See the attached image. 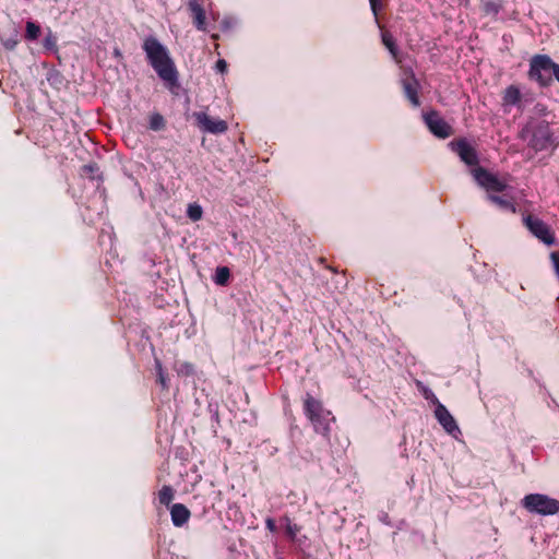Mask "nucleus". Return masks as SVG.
<instances>
[{"label": "nucleus", "mask_w": 559, "mask_h": 559, "mask_svg": "<svg viewBox=\"0 0 559 559\" xmlns=\"http://www.w3.org/2000/svg\"><path fill=\"white\" fill-rule=\"evenodd\" d=\"M158 382L164 390L168 389L167 377L164 373L163 367L159 361H156Z\"/></svg>", "instance_id": "b1692460"}, {"label": "nucleus", "mask_w": 559, "mask_h": 559, "mask_svg": "<svg viewBox=\"0 0 559 559\" xmlns=\"http://www.w3.org/2000/svg\"><path fill=\"white\" fill-rule=\"evenodd\" d=\"M424 120L436 136L447 139L452 134L451 126L442 119L437 111H430L424 115Z\"/></svg>", "instance_id": "9d476101"}, {"label": "nucleus", "mask_w": 559, "mask_h": 559, "mask_svg": "<svg viewBox=\"0 0 559 559\" xmlns=\"http://www.w3.org/2000/svg\"><path fill=\"white\" fill-rule=\"evenodd\" d=\"M521 138L525 139V130L522 131Z\"/></svg>", "instance_id": "473e14b6"}, {"label": "nucleus", "mask_w": 559, "mask_h": 559, "mask_svg": "<svg viewBox=\"0 0 559 559\" xmlns=\"http://www.w3.org/2000/svg\"><path fill=\"white\" fill-rule=\"evenodd\" d=\"M521 98L522 95L518 86H508L502 95V107L504 108V111H509L512 106H519Z\"/></svg>", "instance_id": "2eb2a0df"}, {"label": "nucleus", "mask_w": 559, "mask_h": 559, "mask_svg": "<svg viewBox=\"0 0 559 559\" xmlns=\"http://www.w3.org/2000/svg\"><path fill=\"white\" fill-rule=\"evenodd\" d=\"M215 67L218 72L224 73L227 69V63L224 59H219V60H217Z\"/></svg>", "instance_id": "c85d7f7f"}, {"label": "nucleus", "mask_w": 559, "mask_h": 559, "mask_svg": "<svg viewBox=\"0 0 559 559\" xmlns=\"http://www.w3.org/2000/svg\"><path fill=\"white\" fill-rule=\"evenodd\" d=\"M402 86H403L406 97L413 104V106H415V107L419 106V97H418L419 83H418L417 79L415 78V74L412 70L408 71L406 78L402 79Z\"/></svg>", "instance_id": "f8f14e48"}, {"label": "nucleus", "mask_w": 559, "mask_h": 559, "mask_svg": "<svg viewBox=\"0 0 559 559\" xmlns=\"http://www.w3.org/2000/svg\"><path fill=\"white\" fill-rule=\"evenodd\" d=\"M230 276L229 269L226 266H221L216 269L214 282L217 285H226Z\"/></svg>", "instance_id": "aec40b11"}, {"label": "nucleus", "mask_w": 559, "mask_h": 559, "mask_svg": "<svg viewBox=\"0 0 559 559\" xmlns=\"http://www.w3.org/2000/svg\"><path fill=\"white\" fill-rule=\"evenodd\" d=\"M40 35V26L33 21H27L25 25V38L36 40Z\"/></svg>", "instance_id": "6ab92c4d"}, {"label": "nucleus", "mask_w": 559, "mask_h": 559, "mask_svg": "<svg viewBox=\"0 0 559 559\" xmlns=\"http://www.w3.org/2000/svg\"><path fill=\"white\" fill-rule=\"evenodd\" d=\"M183 367L188 368L190 371L192 370V366L191 365L186 364Z\"/></svg>", "instance_id": "2f4dec72"}, {"label": "nucleus", "mask_w": 559, "mask_h": 559, "mask_svg": "<svg viewBox=\"0 0 559 559\" xmlns=\"http://www.w3.org/2000/svg\"><path fill=\"white\" fill-rule=\"evenodd\" d=\"M188 8L191 12V17L193 25L197 27V29L205 32L206 31V16L205 11L200 3L199 0H189Z\"/></svg>", "instance_id": "ddd939ff"}, {"label": "nucleus", "mask_w": 559, "mask_h": 559, "mask_svg": "<svg viewBox=\"0 0 559 559\" xmlns=\"http://www.w3.org/2000/svg\"><path fill=\"white\" fill-rule=\"evenodd\" d=\"M82 170L85 175H88L91 178H94V173L98 170V168L96 165L90 164L83 166Z\"/></svg>", "instance_id": "bb28decb"}, {"label": "nucleus", "mask_w": 559, "mask_h": 559, "mask_svg": "<svg viewBox=\"0 0 559 559\" xmlns=\"http://www.w3.org/2000/svg\"><path fill=\"white\" fill-rule=\"evenodd\" d=\"M523 224L538 240L547 246L556 242V237L551 228L539 217L532 214L523 215Z\"/></svg>", "instance_id": "39448f33"}, {"label": "nucleus", "mask_w": 559, "mask_h": 559, "mask_svg": "<svg viewBox=\"0 0 559 559\" xmlns=\"http://www.w3.org/2000/svg\"><path fill=\"white\" fill-rule=\"evenodd\" d=\"M190 515L189 509L182 503H175L170 508L171 522L177 527L185 525L189 521Z\"/></svg>", "instance_id": "4468645a"}, {"label": "nucleus", "mask_w": 559, "mask_h": 559, "mask_svg": "<svg viewBox=\"0 0 559 559\" xmlns=\"http://www.w3.org/2000/svg\"><path fill=\"white\" fill-rule=\"evenodd\" d=\"M175 496V491L173 487L165 485L162 487V489L158 491V500L160 504L169 506V503L173 501Z\"/></svg>", "instance_id": "a211bd4d"}, {"label": "nucleus", "mask_w": 559, "mask_h": 559, "mask_svg": "<svg viewBox=\"0 0 559 559\" xmlns=\"http://www.w3.org/2000/svg\"><path fill=\"white\" fill-rule=\"evenodd\" d=\"M552 74L556 78V80L559 82V64L558 63L555 67L554 71H552Z\"/></svg>", "instance_id": "7c9ffc66"}, {"label": "nucleus", "mask_w": 559, "mask_h": 559, "mask_svg": "<svg viewBox=\"0 0 559 559\" xmlns=\"http://www.w3.org/2000/svg\"><path fill=\"white\" fill-rule=\"evenodd\" d=\"M556 62L546 55H536L532 58L530 64V78L537 81L540 85L546 86L550 83L551 78L546 75L547 72H552Z\"/></svg>", "instance_id": "20e7f679"}, {"label": "nucleus", "mask_w": 559, "mask_h": 559, "mask_svg": "<svg viewBox=\"0 0 559 559\" xmlns=\"http://www.w3.org/2000/svg\"><path fill=\"white\" fill-rule=\"evenodd\" d=\"M143 50L151 67L155 70L159 79L168 86L174 87L178 84V71L171 60L167 48L153 36L144 39Z\"/></svg>", "instance_id": "f257e3e1"}, {"label": "nucleus", "mask_w": 559, "mask_h": 559, "mask_svg": "<svg viewBox=\"0 0 559 559\" xmlns=\"http://www.w3.org/2000/svg\"><path fill=\"white\" fill-rule=\"evenodd\" d=\"M193 117L197 126L203 132L221 134L227 131L228 126L225 120L211 118L206 112H194Z\"/></svg>", "instance_id": "6e6552de"}, {"label": "nucleus", "mask_w": 559, "mask_h": 559, "mask_svg": "<svg viewBox=\"0 0 559 559\" xmlns=\"http://www.w3.org/2000/svg\"><path fill=\"white\" fill-rule=\"evenodd\" d=\"M150 129L154 130V131H159V130H163L165 128V119L162 115L159 114H153L151 117H150Z\"/></svg>", "instance_id": "4be33fe9"}, {"label": "nucleus", "mask_w": 559, "mask_h": 559, "mask_svg": "<svg viewBox=\"0 0 559 559\" xmlns=\"http://www.w3.org/2000/svg\"><path fill=\"white\" fill-rule=\"evenodd\" d=\"M381 38H382L383 45L390 51L392 58L396 62H401V59L399 57V49H397V46H396L393 35L389 32H383Z\"/></svg>", "instance_id": "f3484780"}, {"label": "nucleus", "mask_w": 559, "mask_h": 559, "mask_svg": "<svg viewBox=\"0 0 559 559\" xmlns=\"http://www.w3.org/2000/svg\"><path fill=\"white\" fill-rule=\"evenodd\" d=\"M285 531L286 535L289 537V539L295 540L297 534L300 532V526L293 523L289 518L285 516Z\"/></svg>", "instance_id": "412c9836"}, {"label": "nucleus", "mask_w": 559, "mask_h": 559, "mask_svg": "<svg viewBox=\"0 0 559 559\" xmlns=\"http://www.w3.org/2000/svg\"><path fill=\"white\" fill-rule=\"evenodd\" d=\"M453 152H455L461 160L468 166H477L479 163L478 154L465 139L452 141L449 143Z\"/></svg>", "instance_id": "1a4fd4ad"}, {"label": "nucleus", "mask_w": 559, "mask_h": 559, "mask_svg": "<svg viewBox=\"0 0 559 559\" xmlns=\"http://www.w3.org/2000/svg\"><path fill=\"white\" fill-rule=\"evenodd\" d=\"M44 46H45L47 49H53V48H55V46H56V38H55V36H53L51 33H49V34L46 36V38H45V40H44Z\"/></svg>", "instance_id": "a878e982"}, {"label": "nucleus", "mask_w": 559, "mask_h": 559, "mask_svg": "<svg viewBox=\"0 0 559 559\" xmlns=\"http://www.w3.org/2000/svg\"><path fill=\"white\" fill-rule=\"evenodd\" d=\"M552 143V133L549 126L545 122L538 123L532 132L528 146L539 152L548 148Z\"/></svg>", "instance_id": "0eeeda50"}, {"label": "nucleus", "mask_w": 559, "mask_h": 559, "mask_svg": "<svg viewBox=\"0 0 559 559\" xmlns=\"http://www.w3.org/2000/svg\"><path fill=\"white\" fill-rule=\"evenodd\" d=\"M369 3H370L371 11L374 15V19L378 22V14L382 8V4H381L380 0H369Z\"/></svg>", "instance_id": "393cba45"}, {"label": "nucleus", "mask_w": 559, "mask_h": 559, "mask_svg": "<svg viewBox=\"0 0 559 559\" xmlns=\"http://www.w3.org/2000/svg\"><path fill=\"white\" fill-rule=\"evenodd\" d=\"M17 41L16 40H13V39H8L3 43L4 47L9 50H12L15 48Z\"/></svg>", "instance_id": "c756f323"}, {"label": "nucleus", "mask_w": 559, "mask_h": 559, "mask_svg": "<svg viewBox=\"0 0 559 559\" xmlns=\"http://www.w3.org/2000/svg\"><path fill=\"white\" fill-rule=\"evenodd\" d=\"M522 507L543 516L559 514V500L544 493H528L521 500Z\"/></svg>", "instance_id": "7ed1b4c3"}, {"label": "nucleus", "mask_w": 559, "mask_h": 559, "mask_svg": "<svg viewBox=\"0 0 559 559\" xmlns=\"http://www.w3.org/2000/svg\"><path fill=\"white\" fill-rule=\"evenodd\" d=\"M488 200L499 206L501 210L510 211L512 213L516 212V206L512 199L507 197H500L495 194H488Z\"/></svg>", "instance_id": "dca6fc26"}, {"label": "nucleus", "mask_w": 559, "mask_h": 559, "mask_svg": "<svg viewBox=\"0 0 559 559\" xmlns=\"http://www.w3.org/2000/svg\"><path fill=\"white\" fill-rule=\"evenodd\" d=\"M472 175L475 181L488 192H502L508 187V183L504 179L499 178L497 175L488 171L483 167H476L472 169Z\"/></svg>", "instance_id": "423d86ee"}, {"label": "nucleus", "mask_w": 559, "mask_h": 559, "mask_svg": "<svg viewBox=\"0 0 559 559\" xmlns=\"http://www.w3.org/2000/svg\"><path fill=\"white\" fill-rule=\"evenodd\" d=\"M304 411L316 432L325 437L329 436L331 424L335 418L332 416L330 411L323 407L322 402L307 393L304 399Z\"/></svg>", "instance_id": "f03ea898"}, {"label": "nucleus", "mask_w": 559, "mask_h": 559, "mask_svg": "<svg viewBox=\"0 0 559 559\" xmlns=\"http://www.w3.org/2000/svg\"><path fill=\"white\" fill-rule=\"evenodd\" d=\"M435 403H436L435 416H436L438 423L443 427V429L452 436H455L456 433H461L455 419L450 414L448 408L443 404H441L436 397H435Z\"/></svg>", "instance_id": "9b49d317"}, {"label": "nucleus", "mask_w": 559, "mask_h": 559, "mask_svg": "<svg viewBox=\"0 0 559 559\" xmlns=\"http://www.w3.org/2000/svg\"><path fill=\"white\" fill-rule=\"evenodd\" d=\"M188 217L192 219L193 222H198L202 218V207L199 204H189L187 210Z\"/></svg>", "instance_id": "5701e85b"}, {"label": "nucleus", "mask_w": 559, "mask_h": 559, "mask_svg": "<svg viewBox=\"0 0 559 559\" xmlns=\"http://www.w3.org/2000/svg\"><path fill=\"white\" fill-rule=\"evenodd\" d=\"M265 526H266V528H267L271 533L276 532V524H275V521H274L272 518H267V519L265 520Z\"/></svg>", "instance_id": "cd10ccee"}]
</instances>
